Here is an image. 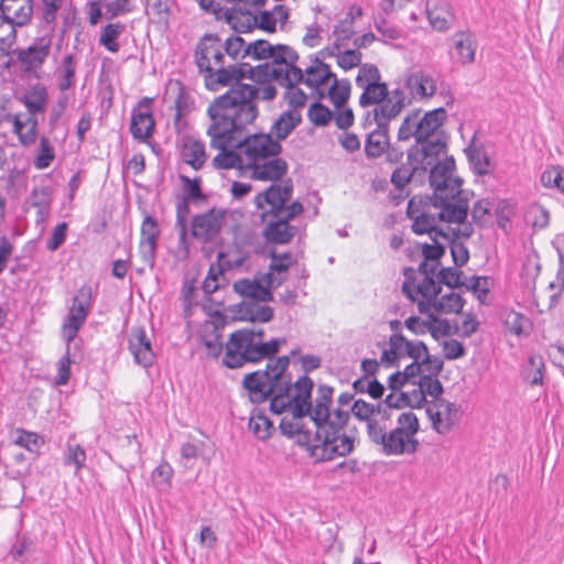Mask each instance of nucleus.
I'll list each match as a JSON object with an SVG mask.
<instances>
[{"mask_svg": "<svg viewBox=\"0 0 564 564\" xmlns=\"http://www.w3.org/2000/svg\"><path fill=\"white\" fill-rule=\"evenodd\" d=\"M289 356H280L268 361L265 369L247 373L241 382L252 404L270 401V410L275 414L285 411L283 397L291 393L292 377L288 373Z\"/></svg>", "mask_w": 564, "mask_h": 564, "instance_id": "nucleus-4", "label": "nucleus"}, {"mask_svg": "<svg viewBox=\"0 0 564 564\" xmlns=\"http://www.w3.org/2000/svg\"><path fill=\"white\" fill-rule=\"evenodd\" d=\"M34 551L33 541L26 536H18L15 542L12 544L10 549V555L14 561L20 563H24L26 560V555L31 554Z\"/></svg>", "mask_w": 564, "mask_h": 564, "instance_id": "nucleus-53", "label": "nucleus"}, {"mask_svg": "<svg viewBox=\"0 0 564 564\" xmlns=\"http://www.w3.org/2000/svg\"><path fill=\"white\" fill-rule=\"evenodd\" d=\"M466 153L475 173L478 175L488 173L489 159L485 152L478 149H467Z\"/></svg>", "mask_w": 564, "mask_h": 564, "instance_id": "nucleus-62", "label": "nucleus"}, {"mask_svg": "<svg viewBox=\"0 0 564 564\" xmlns=\"http://www.w3.org/2000/svg\"><path fill=\"white\" fill-rule=\"evenodd\" d=\"M436 276L440 284H444L451 289L465 285V281L462 280L463 272L455 268H442Z\"/></svg>", "mask_w": 564, "mask_h": 564, "instance_id": "nucleus-56", "label": "nucleus"}, {"mask_svg": "<svg viewBox=\"0 0 564 564\" xmlns=\"http://www.w3.org/2000/svg\"><path fill=\"white\" fill-rule=\"evenodd\" d=\"M288 172L285 160L271 156L260 163L259 170L252 172L251 176H284Z\"/></svg>", "mask_w": 564, "mask_h": 564, "instance_id": "nucleus-44", "label": "nucleus"}, {"mask_svg": "<svg viewBox=\"0 0 564 564\" xmlns=\"http://www.w3.org/2000/svg\"><path fill=\"white\" fill-rule=\"evenodd\" d=\"M238 319L252 323H267L274 317V310L269 305L242 302L237 308Z\"/></svg>", "mask_w": 564, "mask_h": 564, "instance_id": "nucleus-33", "label": "nucleus"}, {"mask_svg": "<svg viewBox=\"0 0 564 564\" xmlns=\"http://www.w3.org/2000/svg\"><path fill=\"white\" fill-rule=\"evenodd\" d=\"M402 341H405V337L401 333H393L389 338V349L382 351L381 364L389 367L394 365L401 357L402 354Z\"/></svg>", "mask_w": 564, "mask_h": 564, "instance_id": "nucleus-45", "label": "nucleus"}, {"mask_svg": "<svg viewBox=\"0 0 564 564\" xmlns=\"http://www.w3.org/2000/svg\"><path fill=\"white\" fill-rule=\"evenodd\" d=\"M78 348V343L74 341V346L72 344H66V352L58 361V370L57 377L55 379L56 384L64 386L68 382L70 378V365L76 362V350Z\"/></svg>", "mask_w": 564, "mask_h": 564, "instance_id": "nucleus-41", "label": "nucleus"}, {"mask_svg": "<svg viewBox=\"0 0 564 564\" xmlns=\"http://www.w3.org/2000/svg\"><path fill=\"white\" fill-rule=\"evenodd\" d=\"M332 79L333 84L328 89V97L336 108H340L350 96V83L347 79L339 82L336 75Z\"/></svg>", "mask_w": 564, "mask_h": 564, "instance_id": "nucleus-46", "label": "nucleus"}, {"mask_svg": "<svg viewBox=\"0 0 564 564\" xmlns=\"http://www.w3.org/2000/svg\"><path fill=\"white\" fill-rule=\"evenodd\" d=\"M446 110L442 107L421 115L420 110L408 113L398 130L399 141L414 139L406 151V163L394 169L391 176H452L456 164L447 155L446 135L442 126Z\"/></svg>", "mask_w": 564, "mask_h": 564, "instance_id": "nucleus-1", "label": "nucleus"}, {"mask_svg": "<svg viewBox=\"0 0 564 564\" xmlns=\"http://www.w3.org/2000/svg\"><path fill=\"white\" fill-rule=\"evenodd\" d=\"M297 234V228L290 225L285 219L273 218L269 220L263 229V236L268 242L275 245L289 243Z\"/></svg>", "mask_w": 564, "mask_h": 564, "instance_id": "nucleus-27", "label": "nucleus"}, {"mask_svg": "<svg viewBox=\"0 0 564 564\" xmlns=\"http://www.w3.org/2000/svg\"><path fill=\"white\" fill-rule=\"evenodd\" d=\"M292 192V178H286L283 185L272 184L264 193L257 197L258 205L263 208L262 200L267 203L270 206L268 213L274 218L283 205L291 199Z\"/></svg>", "mask_w": 564, "mask_h": 564, "instance_id": "nucleus-20", "label": "nucleus"}, {"mask_svg": "<svg viewBox=\"0 0 564 564\" xmlns=\"http://www.w3.org/2000/svg\"><path fill=\"white\" fill-rule=\"evenodd\" d=\"M329 65L318 57L312 59V64L303 70V80L307 87L318 89L322 85L334 77Z\"/></svg>", "mask_w": 564, "mask_h": 564, "instance_id": "nucleus-32", "label": "nucleus"}, {"mask_svg": "<svg viewBox=\"0 0 564 564\" xmlns=\"http://www.w3.org/2000/svg\"><path fill=\"white\" fill-rule=\"evenodd\" d=\"M181 158L193 170H200L207 160L205 144L193 137H184L182 140Z\"/></svg>", "mask_w": 564, "mask_h": 564, "instance_id": "nucleus-28", "label": "nucleus"}, {"mask_svg": "<svg viewBox=\"0 0 564 564\" xmlns=\"http://www.w3.org/2000/svg\"><path fill=\"white\" fill-rule=\"evenodd\" d=\"M14 444L25 448L31 453H36L44 445V438L34 433L22 429L15 431Z\"/></svg>", "mask_w": 564, "mask_h": 564, "instance_id": "nucleus-47", "label": "nucleus"}, {"mask_svg": "<svg viewBox=\"0 0 564 564\" xmlns=\"http://www.w3.org/2000/svg\"><path fill=\"white\" fill-rule=\"evenodd\" d=\"M464 286L466 288V290L475 293L480 302H484V299L488 295L490 291V279L488 276L473 275L469 279V283L465 282Z\"/></svg>", "mask_w": 564, "mask_h": 564, "instance_id": "nucleus-60", "label": "nucleus"}, {"mask_svg": "<svg viewBox=\"0 0 564 564\" xmlns=\"http://www.w3.org/2000/svg\"><path fill=\"white\" fill-rule=\"evenodd\" d=\"M516 215V206L508 199H503L498 203L496 207V219L497 225L505 232H508L511 227V219Z\"/></svg>", "mask_w": 564, "mask_h": 564, "instance_id": "nucleus-49", "label": "nucleus"}, {"mask_svg": "<svg viewBox=\"0 0 564 564\" xmlns=\"http://www.w3.org/2000/svg\"><path fill=\"white\" fill-rule=\"evenodd\" d=\"M224 45V52L231 57L234 61L239 57H246L245 50L248 44H246L245 40L241 36L232 35L228 37Z\"/></svg>", "mask_w": 564, "mask_h": 564, "instance_id": "nucleus-63", "label": "nucleus"}, {"mask_svg": "<svg viewBox=\"0 0 564 564\" xmlns=\"http://www.w3.org/2000/svg\"><path fill=\"white\" fill-rule=\"evenodd\" d=\"M419 387L424 392V395L432 397L434 399L433 401L444 400V398H442L444 387L437 377L425 375L420 376Z\"/></svg>", "mask_w": 564, "mask_h": 564, "instance_id": "nucleus-51", "label": "nucleus"}, {"mask_svg": "<svg viewBox=\"0 0 564 564\" xmlns=\"http://www.w3.org/2000/svg\"><path fill=\"white\" fill-rule=\"evenodd\" d=\"M52 36L37 37L26 48L15 51L17 61L28 75L39 77V72L51 54Z\"/></svg>", "mask_w": 564, "mask_h": 564, "instance_id": "nucleus-10", "label": "nucleus"}, {"mask_svg": "<svg viewBox=\"0 0 564 564\" xmlns=\"http://www.w3.org/2000/svg\"><path fill=\"white\" fill-rule=\"evenodd\" d=\"M296 420L283 417L279 425L280 431L290 438L297 435V444L304 447L311 456V447L318 445L321 442L315 440V434L313 435L308 430H303V426Z\"/></svg>", "mask_w": 564, "mask_h": 564, "instance_id": "nucleus-30", "label": "nucleus"}, {"mask_svg": "<svg viewBox=\"0 0 564 564\" xmlns=\"http://www.w3.org/2000/svg\"><path fill=\"white\" fill-rule=\"evenodd\" d=\"M245 55L254 59L270 58L271 62L263 65L273 66L278 72H282L299 59V54L291 46L284 44L272 45L267 40H257L249 43L245 50Z\"/></svg>", "mask_w": 564, "mask_h": 564, "instance_id": "nucleus-9", "label": "nucleus"}, {"mask_svg": "<svg viewBox=\"0 0 564 564\" xmlns=\"http://www.w3.org/2000/svg\"><path fill=\"white\" fill-rule=\"evenodd\" d=\"M62 68L63 78L59 80L58 87L61 90H67L73 85L76 72V63L72 54H68L64 57Z\"/></svg>", "mask_w": 564, "mask_h": 564, "instance_id": "nucleus-64", "label": "nucleus"}, {"mask_svg": "<svg viewBox=\"0 0 564 564\" xmlns=\"http://www.w3.org/2000/svg\"><path fill=\"white\" fill-rule=\"evenodd\" d=\"M430 185L434 188L431 196H427L430 205L438 208L462 197L463 178H429Z\"/></svg>", "mask_w": 564, "mask_h": 564, "instance_id": "nucleus-18", "label": "nucleus"}, {"mask_svg": "<svg viewBox=\"0 0 564 564\" xmlns=\"http://www.w3.org/2000/svg\"><path fill=\"white\" fill-rule=\"evenodd\" d=\"M183 185V198L192 202L195 205H199L206 202L207 196L202 191L200 178H182Z\"/></svg>", "mask_w": 564, "mask_h": 564, "instance_id": "nucleus-50", "label": "nucleus"}, {"mask_svg": "<svg viewBox=\"0 0 564 564\" xmlns=\"http://www.w3.org/2000/svg\"><path fill=\"white\" fill-rule=\"evenodd\" d=\"M350 411L358 420L366 421L368 424L369 421H375L372 415L381 413V404H371L362 399H358L351 405Z\"/></svg>", "mask_w": 564, "mask_h": 564, "instance_id": "nucleus-52", "label": "nucleus"}, {"mask_svg": "<svg viewBox=\"0 0 564 564\" xmlns=\"http://www.w3.org/2000/svg\"><path fill=\"white\" fill-rule=\"evenodd\" d=\"M20 100L26 108L25 116L37 117V115L44 113L46 110L48 91L45 86L36 84L31 86Z\"/></svg>", "mask_w": 564, "mask_h": 564, "instance_id": "nucleus-29", "label": "nucleus"}, {"mask_svg": "<svg viewBox=\"0 0 564 564\" xmlns=\"http://www.w3.org/2000/svg\"><path fill=\"white\" fill-rule=\"evenodd\" d=\"M55 158L54 148L51 145L47 138L42 137L40 141V149L34 159V165L37 169H46Z\"/></svg>", "mask_w": 564, "mask_h": 564, "instance_id": "nucleus-57", "label": "nucleus"}, {"mask_svg": "<svg viewBox=\"0 0 564 564\" xmlns=\"http://www.w3.org/2000/svg\"><path fill=\"white\" fill-rule=\"evenodd\" d=\"M389 127H381L379 123H376V128L368 132L366 142H365V152L368 158H379L389 145Z\"/></svg>", "mask_w": 564, "mask_h": 564, "instance_id": "nucleus-34", "label": "nucleus"}, {"mask_svg": "<svg viewBox=\"0 0 564 564\" xmlns=\"http://www.w3.org/2000/svg\"><path fill=\"white\" fill-rule=\"evenodd\" d=\"M239 151L243 155L245 166L257 172L259 165L271 156H278L282 152V145L272 139L269 133H253L242 135L239 133Z\"/></svg>", "mask_w": 564, "mask_h": 564, "instance_id": "nucleus-7", "label": "nucleus"}, {"mask_svg": "<svg viewBox=\"0 0 564 564\" xmlns=\"http://www.w3.org/2000/svg\"><path fill=\"white\" fill-rule=\"evenodd\" d=\"M64 464L67 466L74 465L76 473L79 471L86 464L85 449L78 444H68L64 456Z\"/></svg>", "mask_w": 564, "mask_h": 564, "instance_id": "nucleus-58", "label": "nucleus"}, {"mask_svg": "<svg viewBox=\"0 0 564 564\" xmlns=\"http://www.w3.org/2000/svg\"><path fill=\"white\" fill-rule=\"evenodd\" d=\"M129 350L134 361L144 367H151L154 362L152 345L143 327H133L129 337Z\"/></svg>", "mask_w": 564, "mask_h": 564, "instance_id": "nucleus-19", "label": "nucleus"}, {"mask_svg": "<svg viewBox=\"0 0 564 564\" xmlns=\"http://www.w3.org/2000/svg\"><path fill=\"white\" fill-rule=\"evenodd\" d=\"M431 317L433 322H431V328H429V333L435 340H438L441 337L455 335L458 333L459 328L457 325L452 328L447 319H440L434 315Z\"/></svg>", "mask_w": 564, "mask_h": 564, "instance_id": "nucleus-61", "label": "nucleus"}, {"mask_svg": "<svg viewBox=\"0 0 564 564\" xmlns=\"http://www.w3.org/2000/svg\"><path fill=\"white\" fill-rule=\"evenodd\" d=\"M194 56L199 72L205 74L207 86H212L216 83L219 69H226L221 39L217 34L206 33L199 39Z\"/></svg>", "mask_w": 564, "mask_h": 564, "instance_id": "nucleus-6", "label": "nucleus"}, {"mask_svg": "<svg viewBox=\"0 0 564 564\" xmlns=\"http://www.w3.org/2000/svg\"><path fill=\"white\" fill-rule=\"evenodd\" d=\"M234 291L241 296L259 302L273 301L272 291L265 286L262 276L254 279H239L234 283Z\"/></svg>", "mask_w": 564, "mask_h": 564, "instance_id": "nucleus-26", "label": "nucleus"}, {"mask_svg": "<svg viewBox=\"0 0 564 564\" xmlns=\"http://www.w3.org/2000/svg\"><path fill=\"white\" fill-rule=\"evenodd\" d=\"M276 75V70L273 66L258 65L252 67L247 63L229 65L226 69H219V75L216 77V84L226 86L231 82L235 84L240 83L243 78H250L257 83L272 80L273 76Z\"/></svg>", "mask_w": 564, "mask_h": 564, "instance_id": "nucleus-12", "label": "nucleus"}, {"mask_svg": "<svg viewBox=\"0 0 564 564\" xmlns=\"http://www.w3.org/2000/svg\"><path fill=\"white\" fill-rule=\"evenodd\" d=\"M285 404V410L291 409L293 419H302L306 415H311L313 411L312 400H305L302 398H291L290 393L282 399Z\"/></svg>", "mask_w": 564, "mask_h": 564, "instance_id": "nucleus-48", "label": "nucleus"}, {"mask_svg": "<svg viewBox=\"0 0 564 564\" xmlns=\"http://www.w3.org/2000/svg\"><path fill=\"white\" fill-rule=\"evenodd\" d=\"M389 93L386 83L379 82L377 84H368L362 88V94L359 98V105L361 107H368L375 105V107L387 96Z\"/></svg>", "mask_w": 564, "mask_h": 564, "instance_id": "nucleus-42", "label": "nucleus"}, {"mask_svg": "<svg viewBox=\"0 0 564 564\" xmlns=\"http://www.w3.org/2000/svg\"><path fill=\"white\" fill-rule=\"evenodd\" d=\"M334 389L321 384L311 419L315 424V440L322 443L311 447V458L315 462H328L336 457L349 455L355 448V436L344 429L350 419V412L340 408L330 411Z\"/></svg>", "mask_w": 564, "mask_h": 564, "instance_id": "nucleus-3", "label": "nucleus"}, {"mask_svg": "<svg viewBox=\"0 0 564 564\" xmlns=\"http://www.w3.org/2000/svg\"><path fill=\"white\" fill-rule=\"evenodd\" d=\"M405 87L412 98L426 99L436 93V79L425 70H416L406 76Z\"/></svg>", "mask_w": 564, "mask_h": 564, "instance_id": "nucleus-24", "label": "nucleus"}, {"mask_svg": "<svg viewBox=\"0 0 564 564\" xmlns=\"http://www.w3.org/2000/svg\"><path fill=\"white\" fill-rule=\"evenodd\" d=\"M354 15L351 18H346L338 22V24L334 28L333 35L337 44L341 47L346 46L348 41L355 34L354 31Z\"/></svg>", "mask_w": 564, "mask_h": 564, "instance_id": "nucleus-55", "label": "nucleus"}, {"mask_svg": "<svg viewBox=\"0 0 564 564\" xmlns=\"http://www.w3.org/2000/svg\"><path fill=\"white\" fill-rule=\"evenodd\" d=\"M295 64L292 63L282 72L276 70V75L272 78L278 85L285 88L284 99L293 108L292 110L303 108L307 100L306 94L297 87V84L303 80V69Z\"/></svg>", "mask_w": 564, "mask_h": 564, "instance_id": "nucleus-13", "label": "nucleus"}, {"mask_svg": "<svg viewBox=\"0 0 564 564\" xmlns=\"http://www.w3.org/2000/svg\"><path fill=\"white\" fill-rule=\"evenodd\" d=\"M440 208L441 212L437 214L440 221L464 224L468 216V200L466 198H459Z\"/></svg>", "mask_w": 564, "mask_h": 564, "instance_id": "nucleus-37", "label": "nucleus"}, {"mask_svg": "<svg viewBox=\"0 0 564 564\" xmlns=\"http://www.w3.org/2000/svg\"><path fill=\"white\" fill-rule=\"evenodd\" d=\"M419 441L416 438H409L401 430H391L388 432L383 444L380 449L387 456H399L404 454H414L419 449Z\"/></svg>", "mask_w": 564, "mask_h": 564, "instance_id": "nucleus-22", "label": "nucleus"}, {"mask_svg": "<svg viewBox=\"0 0 564 564\" xmlns=\"http://www.w3.org/2000/svg\"><path fill=\"white\" fill-rule=\"evenodd\" d=\"M426 414L432 422L433 430L441 435L449 433L462 417L460 406L446 399L431 401L427 404Z\"/></svg>", "mask_w": 564, "mask_h": 564, "instance_id": "nucleus-11", "label": "nucleus"}, {"mask_svg": "<svg viewBox=\"0 0 564 564\" xmlns=\"http://www.w3.org/2000/svg\"><path fill=\"white\" fill-rule=\"evenodd\" d=\"M254 90L248 86H237L215 98L207 108L210 124L207 134L210 147L219 150L213 159L217 170L247 169L243 155L239 151V133L258 117V110L251 99Z\"/></svg>", "mask_w": 564, "mask_h": 564, "instance_id": "nucleus-2", "label": "nucleus"}, {"mask_svg": "<svg viewBox=\"0 0 564 564\" xmlns=\"http://www.w3.org/2000/svg\"><path fill=\"white\" fill-rule=\"evenodd\" d=\"M12 124V131L18 135L20 143L29 147L35 143L37 138V117L25 116L23 113H8L4 118Z\"/></svg>", "mask_w": 564, "mask_h": 564, "instance_id": "nucleus-21", "label": "nucleus"}, {"mask_svg": "<svg viewBox=\"0 0 564 564\" xmlns=\"http://www.w3.org/2000/svg\"><path fill=\"white\" fill-rule=\"evenodd\" d=\"M225 212L212 208L197 214L191 223V236L203 242H210L220 234L224 226Z\"/></svg>", "mask_w": 564, "mask_h": 564, "instance_id": "nucleus-15", "label": "nucleus"}, {"mask_svg": "<svg viewBox=\"0 0 564 564\" xmlns=\"http://www.w3.org/2000/svg\"><path fill=\"white\" fill-rule=\"evenodd\" d=\"M545 372L544 359L541 355H531L522 367L521 377L530 386H542Z\"/></svg>", "mask_w": 564, "mask_h": 564, "instance_id": "nucleus-38", "label": "nucleus"}, {"mask_svg": "<svg viewBox=\"0 0 564 564\" xmlns=\"http://www.w3.org/2000/svg\"><path fill=\"white\" fill-rule=\"evenodd\" d=\"M249 430L260 441H267L271 436L272 422L261 410L253 409L248 423Z\"/></svg>", "mask_w": 564, "mask_h": 564, "instance_id": "nucleus-39", "label": "nucleus"}, {"mask_svg": "<svg viewBox=\"0 0 564 564\" xmlns=\"http://www.w3.org/2000/svg\"><path fill=\"white\" fill-rule=\"evenodd\" d=\"M416 212L414 209V198H411L408 204V215L411 219H413L412 224V230L417 235L429 234L432 236V234L437 232V214H429L425 212H422L421 214L416 215Z\"/></svg>", "mask_w": 564, "mask_h": 564, "instance_id": "nucleus-36", "label": "nucleus"}, {"mask_svg": "<svg viewBox=\"0 0 564 564\" xmlns=\"http://www.w3.org/2000/svg\"><path fill=\"white\" fill-rule=\"evenodd\" d=\"M124 30L126 25L121 22L108 23L101 30L99 44L105 46L111 53L118 52L120 48L118 39Z\"/></svg>", "mask_w": 564, "mask_h": 564, "instance_id": "nucleus-40", "label": "nucleus"}, {"mask_svg": "<svg viewBox=\"0 0 564 564\" xmlns=\"http://www.w3.org/2000/svg\"><path fill=\"white\" fill-rule=\"evenodd\" d=\"M0 11L4 14L7 34H0V41L4 42L15 37V26L26 25L33 14L32 0H0Z\"/></svg>", "mask_w": 564, "mask_h": 564, "instance_id": "nucleus-14", "label": "nucleus"}, {"mask_svg": "<svg viewBox=\"0 0 564 564\" xmlns=\"http://www.w3.org/2000/svg\"><path fill=\"white\" fill-rule=\"evenodd\" d=\"M457 59L463 65L471 64L475 61L477 41L476 36L468 31H459L452 37Z\"/></svg>", "mask_w": 564, "mask_h": 564, "instance_id": "nucleus-31", "label": "nucleus"}, {"mask_svg": "<svg viewBox=\"0 0 564 564\" xmlns=\"http://www.w3.org/2000/svg\"><path fill=\"white\" fill-rule=\"evenodd\" d=\"M399 426L395 430H401L405 433L409 438H415L414 435L420 430V423L416 415L413 412H404L398 417Z\"/></svg>", "mask_w": 564, "mask_h": 564, "instance_id": "nucleus-59", "label": "nucleus"}, {"mask_svg": "<svg viewBox=\"0 0 564 564\" xmlns=\"http://www.w3.org/2000/svg\"><path fill=\"white\" fill-rule=\"evenodd\" d=\"M381 75L377 66L372 64H364L359 67V72L356 77V85L362 89L368 84L373 85L379 83Z\"/></svg>", "mask_w": 564, "mask_h": 564, "instance_id": "nucleus-54", "label": "nucleus"}, {"mask_svg": "<svg viewBox=\"0 0 564 564\" xmlns=\"http://www.w3.org/2000/svg\"><path fill=\"white\" fill-rule=\"evenodd\" d=\"M302 117L297 110H286L272 124L269 134L280 143L301 123Z\"/></svg>", "mask_w": 564, "mask_h": 564, "instance_id": "nucleus-35", "label": "nucleus"}, {"mask_svg": "<svg viewBox=\"0 0 564 564\" xmlns=\"http://www.w3.org/2000/svg\"><path fill=\"white\" fill-rule=\"evenodd\" d=\"M411 99L405 96L401 88H395L387 94L384 98L373 108V120L381 127L388 126L389 122L397 118Z\"/></svg>", "mask_w": 564, "mask_h": 564, "instance_id": "nucleus-17", "label": "nucleus"}, {"mask_svg": "<svg viewBox=\"0 0 564 564\" xmlns=\"http://www.w3.org/2000/svg\"><path fill=\"white\" fill-rule=\"evenodd\" d=\"M464 305H465V300L462 297L460 294L455 293V292L445 294V295L441 296V299L438 301H435L433 303L434 308L437 312L444 313V314H452V313L459 314V313H462Z\"/></svg>", "mask_w": 564, "mask_h": 564, "instance_id": "nucleus-43", "label": "nucleus"}, {"mask_svg": "<svg viewBox=\"0 0 564 564\" xmlns=\"http://www.w3.org/2000/svg\"><path fill=\"white\" fill-rule=\"evenodd\" d=\"M285 343L284 338H272L267 343H256L252 339V333L248 332L247 328L237 329L229 335L221 362L228 369H238L248 364H259L265 359L274 360L273 358Z\"/></svg>", "mask_w": 564, "mask_h": 564, "instance_id": "nucleus-5", "label": "nucleus"}, {"mask_svg": "<svg viewBox=\"0 0 564 564\" xmlns=\"http://www.w3.org/2000/svg\"><path fill=\"white\" fill-rule=\"evenodd\" d=\"M152 104L151 98L144 97L132 109L130 132L134 139L147 141L152 137L155 127Z\"/></svg>", "mask_w": 564, "mask_h": 564, "instance_id": "nucleus-16", "label": "nucleus"}, {"mask_svg": "<svg viewBox=\"0 0 564 564\" xmlns=\"http://www.w3.org/2000/svg\"><path fill=\"white\" fill-rule=\"evenodd\" d=\"M160 237V229L156 219L148 215L141 225L140 253L147 262H153Z\"/></svg>", "mask_w": 564, "mask_h": 564, "instance_id": "nucleus-25", "label": "nucleus"}, {"mask_svg": "<svg viewBox=\"0 0 564 564\" xmlns=\"http://www.w3.org/2000/svg\"><path fill=\"white\" fill-rule=\"evenodd\" d=\"M94 304L93 290L89 285H83L73 297V303L63 321L61 335L66 344L76 340L79 329L84 326Z\"/></svg>", "mask_w": 564, "mask_h": 564, "instance_id": "nucleus-8", "label": "nucleus"}, {"mask_svg": "<svg viewBox=\"0 0 564 564\" xmlns=\"http://www.w3.org/2000/svg\"><path fill=\"white\" fill-rule=\"evenodd\" d=\"M426 14L431 26L438 32L449 30L455 21L448 0H430L426 4Z\"/></svg>", "mask_w": 564, "mask_h": 564, "instance_id": "nucleus-23", "label": "nucleus"}]
</instances>
